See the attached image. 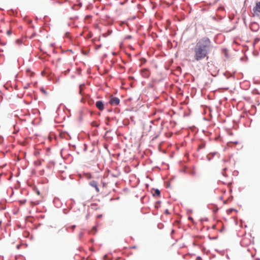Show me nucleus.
Listing matches in <instances>:
<instances>
[{
    "instance_id": "15",
    "label": "nucleus",
    "mask_w": 260,
    "mask_h": 260,
    "mask_svg": "<svg viewBox=\"0 0 260 260\" xmlns=\"http://www.w3.org/2000/svg\"><path fill=\"white\" fill-rule=\"evenodd\" d=\"M12 34V31L10 30H7V34L8 35H10Z\"/></svg>"
},
{
    "instance_id": "5",
    "label": "nucleus",
    "mask_w": 260,
    "mask_h": 260,
    "mask_svg": "<svg viewBox=\"0 0 260 260\" xmlns=\"http://www.w3.org/2000/svg\"><path fill=\"white\" fill-rule=\"evenodd\" d=\"M89 185L91 186H92L93 187H94L95 190H96V191L97 192H99L100 189H99V188L98 187V184L97 181H94V180H92V181H90L89 182Z\"/></svg>"
},
{
    "instance_id": "30",
    "label": "nucleus",
    "mask_w": 260,
    "mask_h": 260,
    "mask_svg": "<svg viewBox=\"0 0 260 260\" xmlns=\"http://www.w3.org/2000/svg\"><path fill=\"white\" fill-rule=\"evenodd\" d=\"M109 132H110V131H107V133H109Z\"/></svg>"
},
{
    "instance_id": "26",
    "label": "nucleus",
    "mask_w": 260,
    "mask_h": 260,
    "mask_svg": "<svg viewBox=\"0 0 260 260\" xmlns=\"http://www.w3.org/2000/svg\"><path fill=\"white\" fill-rule=\"evenodd\" d=\"M223 230V229H221V230H220V232H222Z\"/></svg>"
},
{
    "instance_id": "6",
    "label": "nucleus",
    "mask_w": 260,
    "mask_h": 260,
    "mask_svg": "<svg viewBox=\"0 0 260 260\" xmlns=\"http://www.w3.org/2000/svg\"><path fill=\"white\" fill-rule=\"evenodd\" d=\"M153 124V121H150L148 123L145 124L144 126L145 128L147 129L148 132L151 131V128L152 127V124Z\"/></svg>"
},
{
    "instance_id": "20",
    "label": "nucleus",
    "mask_w": 260,
    "mask_h": 260,
    "mask_svg": "<svg viewBox=\"0 0 260 260\" xmlns=\"http://www.w3.org/2000/svg\"><path fill=\"white\" fill-rule=\"evenodd\" d=\"M165 213L168 214H169V212L168 209H166V211H165Z\"/></svg>"
},
{
    "instance_id": "11",
    "label": "nucleus",
    "mask_w": 260,
    "mask_h": 260,
    "mask_svg": "<svg viewBox=\"0 0 260 260\" xmlns=\"http://www.w3.org/2000/svg\"><path fill=\"white\" fill-rule=\"evenodd\" d=\"M85 86V84H80L79 85V93L81 95L82 94V91L83 90V87Z\"/></svg>"
},
{
    "instance_id": "19",
    "label": "nucleus",
    "mask_w": 260,
    "mask_h": 260,
    "mask_svg": "<svg viewBox=\"0 0 260 260\" xmlns=\"http://www.w3.org/2000/svg\"><path fill=\"white\" fill-rule=\"evenodd\" d=\"M131 38H132V36H127L125 38V39H130Z\"/></svg>"
},
{
    "instance_id": "27",
    "label": "nucleus",
    "mask_w": 260,
    "mask_h": 260,
    "mask_svg": "<svg viewBox=\"0 0 260 260\" xmlns=\"http://www.w3.org/2000/svg\"><path fill=\"white\" fill-rule=\"evenodd\" d=\"M37 193H38V194H40V191H37Z\"/></svg>"
},
{
    "instance_id": "7",
    "label": "nucleus",
    "mask_w": 260,
    "mask_h": 260,
    "mask_svg": "<svg viewBox=\"0 0 260 260\" xmlns=\"http://www.w3.org/2000/svg\"><path fill=\"white\" fill-rule=\"evenodd\" d=\"M160 195V190L157 188L154 189V192L153 193V196L159 197Z\"/></svg>"
},
{
    "instance_id": "28",
    "label": "nucleus",
    "mask_w": 260,
    "mask_h": 260,
    "mask_svg": "<svg viewBox=\"0 0 260 260\" xmlns=\"http://www.w3.org/2000/svg\"><path fill=\"white\" fill-rule=\"evenodd\" d=\"M197 258H198V259H201V257L198 256V257H197Z\"/></svg>"
},
{
    "instance_id": "18",
    "label": "nucleus",
    "mask_w": 260,
    "mask_h": 260,
    "mask_svg": "<svg viewBox=\"0 0 260 260\" xmlns=\"http://www.w3.org/2000/svg\"><path fill=\"white\" fill-rule=\"evenodd\" d=\"M76 225H73L71 226V229H72V230H74L75 229V228H76Z\"/></svg>"
},
{
    "instance_id": "8",
    "label": "nucleus",
    "mask_w": 260,
    "mask_h": 260,
    "mask_svg": "<svg viewBox=\"0 0 260 260\" xmlns=\"http://www.w3.org/2000/svg\"><path fill=\"white\" fill-rule=\"evenodd\" d=\"M143 76L145 78H148L150 76V73L147 70L143 71Z\"/></svg>"
},
{
    "instance_id": "17",
    "label": "nucleus",
    "mask_w": 260,
    "mask_h": 260,
    "mask_svg": "<svg viewBox=\"0 0 260 260\" xmlns=\"http://www.w3.org/2000/svg\"><path fill=\"white\" fill-rule=\"evenodd\" d=\"M41 91L42 92H43V93H44L45 94L46 93V91H45V90L44 88H41Z\"/></svg>"
},
{
    "instance_id": "25",
    "label": "nucleus",
    "mask_w": 260,
    "mask_h": 260,
    "mask_svg": "<svg viewBox=\"0 0 260 260\" xmlns=\"http://www.w3.org/2000/svg\"><path fill=\"white\" fill-rule=\"evenodd\" d=\"M58 200V199L55 198L54 200V202H55Z\"/></svg>"
},
{
    "instance_id": "24",
    "label": "nucleus",
    "mask_w": 260,
    "mask_h": 260,
    "mask_svg": "<svg viewBox=\"0 0 260 260\" xmlns=\"http://www.w3.org/2000/svg\"><path fill=\"white\" fill-rule=\"evenodd\" d=\"M102 215H98L97 217L98 218H100L101 217H102Z\"/></svg>"
},
{
    "instance_id": "16",
    "label": "nucleus",
    "mask_w": 260,
    "mask_h": 260,
    "mask_svg": "<svg viewBox=\"0 0 260 260\" xmlns=\"http://www.w3.org/2000/svg\"><path fill=\"white\" fill-rule=\"evenodd\" d=\"M83 235V232L80 233V234H79V238H81Z\"/></svg>"
},
{
    "instance_id": "2",
    "label": "nucleus",
    "mask_w": 260,
    "mask_h": 260,
    "mask_svg": "<svg viewBox=\"0 0 260 260\" xmlns=\"http://www.w3.org/2000/svg\"><path fill=\"white\" fill-rule=\"evenodd\" d=\"M120 103V100L117 97H112L109 101V103L111 105H118Z\"/></svg>"
},
{
    "instance_id": "12",
    "label": "nucleus",
    "mask_w": 260,
    "mask_h": 260,
    "mask_svg": "<svg viewBox=\"0 0 260 260\" xmlns=\"http://www.w3.org/2000/svg\"><path fill=\"white\" fill-rule=\"evenodd\" d=\"M26 202V200H20L19 201V202L20 203V204H24Z\"/></svg>"
},
{
    "instance_id": "4",
    "label": "nucleus",
    "mask_w": 260,
    "mask_h": 260,
    "mask_svg": "<svg viewBox=\"0 0 260 260\" xmlns=\"http://www.w3.org/2000/svg\"><path fill=\"white\" fill-rule=\"evenodd\" d=\"M96 108L100 111H102L104 109V106L102 101H98L95 103Z\"/></svg>"
},
{
    "instance_id": "14",
    "label": "nucleus",
    "mask_w": 260,
    "mask_h": 260,
    "mask_svg": "<svg viewBox=\"0 0 260 260\" xmlns=\"http://www.w3.org/2000/svg\"><path fill=\"white\" fill-rule=\"evenodd\" d=\"M226 168H224V169H223V171H222V174L224 176H226V175L223 173V171H226Z\"/></svg>"
},
{
    "instance_id": "1",
    "label": "nucleus",
    "mask_w": 260,
    "mask_h": 260,
    "mask_svg": "<svg viewBox=\"0 0 260 260\" xmlns=\"http://www.w3.org/2000/svg\"><path fill=\"white\" fill-rule=\"evenodd\" d=\"M212 48V42L207 37H204L197 41L193 48V61H199L206 58Z\"/></svg>"
},
{
    "instance_id": "10",
    "label": "nucleus",
    "mask_w": 260,
    "mask_h": 260,
    "mask_svg": "<svg viewBox=\"0 0 260 260\" xmlns=\"http://www.w3.org/2000/svg\"><path fill=\"white\" fill-rule=\"evenodd\" d=\"M254 9H255V10L256 11L260 13V2L256 3V6L253 8V10H254Z\"/></svg>"
},
{
    "instance_id": "13",
    "label": "nucleus",
    "mask_w": 260,
    "mask_h": 260,
    "mask_svg": "<svg viewBox=\"0 0 260 260\" xmlns=\"http://www.w3.org/2000/svg\"><path fill=\"white\" fill-rule=\"evenodd\" d=\"M92 231H94V233L97 232V228L96 226H94L92 228Z\"/></svg>"
},
{
    "instance_id": "21",
    "label": "nucleus",
    "mask_w": 260,
    "mask_h": 260,
    "mask_svg": "<svg viewBox=\"0 0 260 260\" xmlns=\"http://www.w3.org/2000/svg\"><path fill=\"white\" fill-rule=\"evenodd\" d=\"M188 219L190 220H191V221L193 220V218L191 217H188Z\"/></svg>"
},
{
    "instance_id": "23",
    "label": "nucleus",
    "mask_w": 260,
    "mask_h": 260,
    "mask_svg": "<svg viewBox=\"0 0 260 260\" xmlns=\"http://www.w3.org/2000/svg\"><path fill=\"white\" fill-rule=\"evenodd\" d=\"M259 40V39L256 38V39H255V40H254V41H255V42H258Z\"/></svg>"
},
{
    "instance_id": "29",
    "label": "nucleus",
    "mask_w": 260,
    "mask_h": 260,
    "mask_svg": "<svg viewBox=\"0 0 260 260\" xmlns=\"http://www.w3.org/2000/svg\"><path fill=\"white\" fill-rule=\"evenodd\" d=\"M174 232V230H173L172 231V233H173Z\"/></svg>"
},
{
    "instance_id": "22",
    "label": "nucleus",
    "mask_w": 260,
    "mask_h": 260,
    "mask_svg": "<svg viewBox=\"0 0 260 260\" xmlns=\"http://www.w3.org/2000/svg\"><path fill=\"white\" fill-rule=\"evenodd\" d=\"M216 225L215 224L213 225H212V229H215V228H216Z\"/></svg>"
},
{
    "instance_id": "9",
    "label": "nucleus",
    "mask_w": 260,
    "mask_h": 260,
    "mask_svg": "<svg viewBox=\"0 0 260 260\" xmlns=\"http://www.w3.org/2000/svg\"><path fill=\"white\" fill-rule=\"evenodd\" d=\"M206 143L205 142H202L200 144H199L198 146V150L203 149L205 147Z\"/></svg>"
},
{
    "instance_id": "3",
    "label": "nucleus",
    "mask_w": 260,
    "mask_h": 260,
    "mask_svg": "<svg viewBox=\"0 0 260 260\" xmlns=\"http://www.w3.org/2000/svg\"><path fill=\"white\" fill-rule=\"evenodd\" d=\"M250 28L253 31H257L259 29V25L256 22H252L250 24Z\"/></svg>"
}]
</instances>
